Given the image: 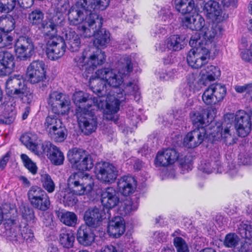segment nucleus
<instances>
[{"instance_id": "obj_19", "label": "nucleus", "mask_w": 252, "mask_h": 252, "mask_svg": "<svg viewBox=\"0 0 252 252\" xmlns=\"http://www.w3.org/2000/svg\"><path fill=\"white\" fill-rule=\"evenodd\" d=\"M107 217H110L108 211L106 215L103 208L95 207L86 211L84 219L87 225L95 227L99 225L103 218L105 219Z\"/></svg>"}, {"instance_id": "obj_5", "label": "nucleus", "mask_w": 252, "mask_h": 252, "mask_svg": "<svg viewBox=\"0 0 252 252\" xmlns=\"http://www.w3.org/2000/svg\"><path fill=\"white\" fill-rule=\"evenodd\" d=\"M63 37L68 45V49L71 52H76L79 50L81 44L79 36L70 28H63L62 37L51 35L47 40L46 53L50 60L58 59L64 54L66 44Z\"/></svg>"}, {"instance_id": "obj_11", "label": "nucleus", "mask_w": 252, "mask_h": 252, "mask_svg": "<svg viewBox=\"0 0 252 252\" xmlns=\"http://www.w3.org/2000/svg\"><path fill=\"white\" fill-rule=\"evenodd\" d=\"M210 49L201 46L190 50L187 55L188 64L193 68H199L206 64L210 59Z\"/></svg>"}, {"instance_id": "obj_15", "label": "nucleus", "mask_w": 252, "mask_h": 252, "mask_svg": "<svg viewBox=\"0 0 252 252\" xmlns=\"http://www.w3.org/2000/svg\"><path fill=\"white\" fill-rule=\"evenodd\" d=\"M71 7L68 0H61L57 6V13L46 21L45 24H42V27L45 30L50 29L52 32L55 33L57 27L62 23L63 20V15L67 14Z\"/></svg>"}, {"instance_id": "obj_37", "label": "nucleus", "mask_w": 252, "mask_h": 252, "mask_svg": "<svg viewBox=\"0 0 252 252\" xmlns=\"http://www.w3.org/2000/svg\"><path fill=\"white\" fill-rule=\"evenodd\" d=\"M60 243L64 248H70L73 246L75 236L70 230L63 231L60 234Z\"/></svg>"}, {"instance_id": "obj_51", "label": "nucleus", "mask_w": 252, "mask_h": 252, "mask_svg": "<svg viewBox=\"0 0 252 252\" xmlns=\"http://www.w3.org/2000/svg\"><path fill=\"white\" fill-rule=\"evenodd\" d=\"M240 241L239 237L234 233H230L227 234L224 238L223 244L227 248H233L237 246Z\"/></svg>"}, {"instance_id": "obj_25", "label": "nucleus", "mask_w": 252, "mask_h": 252, "mask_svg": "<svg viewBox=\"0 0 252 252\" xmlns=\"http://www.w3.org/2000/svg\"><path fill=\"white\" fill-rule=\"evenodd\" d=\"M101 201L103 207L111 209L119 202V198L116 190L112 187L106 188L101 194Z\"/></svg>"}, {"instance_id": "obj_49", "label": "nucleus", "mask_w": 252, "mask_h": 252, "mask_svg": "<svg viewBox=\"0 0 252 252\" xmlns=\"http://www.w3.org/2000/svg\"><path fill=\"white\" fill-rule=\"evenodd\" d=\"M49 134L57 142L63 141L67 136L66 130L63 125Z\"/></svg>"}, {"instance_id": "obj_16", "label": "nucleus", "mask_w": 252, "mask_h": 252, "mask_svg": "<svg viewBox=\"0 0 252 252\" xmlns=\"http://www.w3.org/2000/svg\"><path fill=\"white\" fill-rule=\"evenodd\" d=\"M14 49L17 58L25 61L33 54L34 43L30 37L20 36L14 42Z\"/></svg>"}, {"instance_id": "obj_56", "label": "nucleus", "mask_w": 252, "mask_h": 252, "mask_svg": "<svg viewBox=\"0 0 252 252\" xmlns=\"http://www.w3.org/2000/svg\"><path fill=\"white\" fill-rule=\"evenodd\" d=\"M13 36L11 35L0 33V48H6L11 49L14 43Z\"/></svg>"}, {"instance_id": "obj_32", "label": "nucleus", "mask_w": 252, "mask_h": 252, "mask_svg": "<svg viewBox=\"0 0 252 252\" xmlns=\"http://www.w3.org/2000/svg\"><path fill=\"white\" fill-rule=\"evenodd\" d=\"M174 4L176 10L182 14L196 12L197 5L194 0H174Z\"/></svg>"}, {"instance_id": "obj_12", "label": "nucleus", "mask_w": 252, "mask_h": 252, "mask_svg": "<svg viewBox=\"0 0 252 252\" xmlns=\"http://www.w3.org/2000/svg\"><path fill=\"white\" fill-rule=\"evenodd\" d=\"M95 174L98 180L105 184L115 182L118 175L117 167L108 162L97 163L95 167Z\"/></svg>"}, {"instance_id": "obj_35", "label": "nucleus", "mask_w": 252, "mask_h": 252, "mask_svg": "<svg viewBox=\"0 0 252 252\" xmlns=\"http://www.w3.org/2000/svg\"><path fill=\"white\" fill-rule=\"evenodd\" d=\"M110 36L109 32L102 30L96 35L94 44L97 48H105L110 42Z\"/></svg>"}, {"instance_id": "obj_57", "label": "nucleus", "mask_w": 252, "mask_h": 252, "mask_svg": "<svg viewBox=\"0 0 252 252\" xmlns=\"http://www.w3.org/2000/svg\"><path fill=\"white\" fill-rule=\"evenodd\" d=\"M17 3V0H6L3 2H0V11L8 13L14 9Z\"/></svg>"}, {"instance_id": "obj_44", "label": "nucleus", "mask_w": 252, "mask_h": 252, "mask_svg": "<svg viewBox=\"0 0 252 252\" xmlns=\"http://www.w3.org/2000/svg\"><path fill=\"white\" fill-rule=\"evenodd\" d=\"M137 208V204H133L130 199L124 200L119 208V212L122 215H129Z\"/></svg>"}, {"instance_id": "obj_40", "label": "nucleus", "mask_w": 252, "mask_h": 252, "mask_svg": "<svg viewBox=\"0 0 252 252\" xmlns=\"http://www.w3.org/2000/svg\"><path fill=\"white\" fill-rule=\"evenodd\" d=\"M209 87L213 92L217 103L223 99L226 94V88L224 85L216 83L210 85Z\"/></svg>"}, {"instance_id": "obj_4", "label": "nucleus", "mask_w": 252, "mask_h": 252, "mask_svg": "<svg viewBox=\"0 0 252 252\" xmlns=\"http://www.w3.org/2000/svg\"><path fill=\"white\" fill-rule=\"evenodd\" d=\"M208 136L214 141L223 140L226 144L233 141L234 129L231 124L223 128L220 124L212 123L209 126L197 127L185 136L183 145L188 148H194L200 145Z\"/></svg>"}, {"instance_id": "obj_24", "label": "nucleus", "mask_w": 252, "mask_h": 252, "mask_svg": "<svg viewBox=\"0 0 252 252\" xmlns=\"http://www.w3.org/2000/svg\"><path fill=\"white\" fill-rule=\"evenodd\" d=\"M16 213V208L13 205L5 204L2 207H0V225L4 220L6 221V231L12 224L16 223V219L14 217Z\"/></svg>"}, {"instance_id": "obj_17", "label": "nucleus", "mask_w": 252, "mask_h": 252, "mask_svg": "<svg viewBox=\"0 0 252 252\" xmlns=\"http://www.w3.org/2000/svg\"><path fill=\"white\" fill-rule=\"evenodd\" d=\"M94 108L86 111L84 109L81 112H77L78 122L82 131L86 135L94 131L97 127L96 118L94 116Z\"/></svg>"}, {"instance_id": "obj_33", "label": "nucleus", "mask_w": 252, "mask_h": 252, "mask_svg": "<svg viewBox=\"0 0 252 252\" xmlns=\"http://www.w3.org/2000/svg\"><path fill=\"white\" fill-rule=\"evenodd\" d=\"M55 213L60 221L67 226L73 227L77 223V217L73 212L60 210Z\"/></svg>"}, {"instance_id": "obj_29", "label": "nucleus", "mask_w": 252, "mask_h": 252, "mask_svg": "<svg viewBox=\"0 0 252 252\" xmlns=\"http://www.w3.org/2000/svg\"><path fill=\"white\" fill-rule=\"evenodd\" d=\"M44 151L47 152L49 155V158L52 163L55 165H59L63 163L64 157L63 153L56 146L50 142H47L44 147Z\"/></svg>"}, {"instance_id": "obj_45", "label": "nucleus", "mask_w": 252, "mask_h": 252, "mask_svg": "<svg viewBox=\"0 0 252 252\" xmlns=\"http://www.w3.org/2000/svg\"><path fill=\"white\" fill-rule=\"evenodd\" d=\"M44 17L43 12L39 9H36L29 14L28 19L32 25H38L42 24Z\"/></svg>"}, {"instance_id": "obj_22", "label": "nucleus", "mask_w": 252, "mask_h": 252, "mask_svg": "<svg viewBox=\"0 0 252 252\" xmlns=\"http://www.w3.org/2000/svg\"><path fill=\"white\" fill-rule=\"evenodd\" d=\"M117 187L118 190L121 194L127 196L135 192L137 188V182L131 176H124L119 179Z\"/></svg>"}, {"instance_id": "obj_54", "label": "nucleus", "mask_w": 252, "mask_h": 252, "mask_svg": "<svg viewBox=\"0 0 252 252\" xmlns=\"http://www.w3.org/2000/svg\"><path fill=\"white\" fill-rule=\"evenodd\" d=\"M212 91L208 87L207 88L202 95V99L203 102L207 105H215L217 103L216 101V98Z\"/></svg>"}, {"instance_id": "obj_6", "label": "nucleus", "mask_w": 252, "mask_h": 252, "mask_svg": "<svg viewBox=\"0 0 252 252\" xmlns=\"http://www.w3.org/2000/svg\"><path fill=\"white\" fill-rule=\"evenodd\" d=\"M68 189L62 191L61 196L65 206H73L76 203L75 194L81 195L90 192L94 187V182L92 176L79 172L71 174L67 180Z\"/></svg>"}, {"instance_id": "obj_31", "label": "nucleus", "mask_w": 252, "mask_h": 252, "mask_svg": "<svg viewBox=\"0 0 252 252\" xmlns=\"http://www.w3.org/2000/svg\"><path fill=\"white\" fill-rule=\"evenodd\" d=\"M90 227L81 225L77 231V239L80 244L85 246H90L94 240V234Z\"/></svg>"}, {"instance_id": "obj_39", "label": "nucleus", "mask_w": 252, "mask_h": 252, "mask_svg": "<svg viewBox=\"0 0 252 252\" xmlns=\"http://www.w3.org/2000/svg\"><path fill=\"white\" fill-rule=\"evenodd\" d=\"M158 18L164 25H168L171 24L176 19V16L172 12L170 6H165L161 8L158 12Z\"/></svg>"}, {"instance_id": "obj_38", "label": "nucleus", "mask_w": 252, "mask_h": 252, "mask_svg": "<svg viewBox=\"0 0 252 252\" xmlns=\"http://www.w3.org/2000/svg\"><path fill=\"white\" fill-rule=\"evenodd\" d=\"M22 143L30 150L35 152L37 150V137L32 133L24 134L20 138Z\"/></svg>"}, {"instance_id": "obj_20", "label": "nucleus", "mask_w": 252, "mask_h": 252, "mask_svg": "<svg viewBox=\"0 0 252 252\" xmlns=\"http://www.w3.org/2000/svg\"><path fill=\"white\" fill-rule=\"evenodd\" d=\"M178 158L179 153L175 149H167L157 153L155 163L157 166H167L174 164Z\"/></svg>"}, {"instance_id": "obj_47", "label": "nucleus", "mask_w": 252, "mask_h": 252, "mask_svg": "<svg viewBox=\"0 0 252 252\" xmlns=\"http://www.w3.org/2000/svg\"><path fill=\"white\" fill-rule=\"evenodd\" d=\"M156 75L160 81H168L174 78L176 76V71L171 69L168 70L159 69L156 71Z\"/></svg>"}, {"instance_id": "obj_21", "label": "nucleus", "mask_w": 252, "mask_h": 252, "mask_svg": "<svg viewBox=\"0 0 252 252\" xmlns=\"http://www.w3.org/2000/svg\"><path fill=\"white\" fill-rule=\"evenodd\" d=\"M15 68V57L7 51H0V75L6 76L12 72Z\"/></svg>"}, {"instance_id": "obj_8", "label": "nucleus", "mask_w": 252, "mask_h": 252, "mask_svg": "<svg viewBox=\"0 0 252 252\" xmlns=\"http://www.w3.org/2000/svg\"><path fill=\"white\" fill-rule=\"evenodd\" d=\"M235 120V128L238 135L241 137L247 136L251 130L252 123L250 116L244 111L239 110L234 115L228 113L224 116V121L228 124Z\"/></svg>"}, {"instance_id": "obj_36", "label": "nucleus", "mask_w": 252, "mask_h": 252, "mask_svg": "<svg viewBox=\"0 0 252 252\" xmlns=\"http://www.w3.org/2000/svg\"><path fill=\"white\" fill-rule=\"evenodd\" d=\"M87 152L83 149L74 148L69 150L67 153V158L69 161L74 167L78 163L81 158H86Z\"/></svg>"}, {"instance_id": "obj_64", "label": "nucleus", "mask_w": 252, "mask_h": 252, "mask_svg": "<svg viewBox=\"0 0 252 252\" xmlns=\"http://www.w3.org/2000/svg\"><path fill=\"white\" fill-rule=\"evenodd\" d=\"M167 235L163 232L156 231L154 233V238L157 242H163L166 239Z\"/></svg>"}, {"instance_id": "obj_23", "label": "nucleus", "mask_w": 252, "mask_h": 252, "mask_svg": "<svg viewBox=\"0 0 252 252\" xmlns=\"http://www.w3.org/2000/svg\"><path fill=\"white\" fill-rule=\"evenodd\" d=\"M203 11L207 17L213 21L219 22L223 19L221 6L217 1L209 0L206 2L204 5Z\"/></svg>"}, {"instance_id": "obj_28", "label": "nucleus", "mask_w": 252, "mask_h": 252, "mask_svg": "<svg viewBox=\"0 0 252 252\" xmlns=\"http://www.w3.org/2000/svg\"><path fill=\"white\" fill-rule=\"evenodd\" d=\"M108 233L110 236L117 238L125 231V220L120 216H116L109 221L108 225Z\"/></svg>"}, {"instance_id": "obj_42", "label": "nucleus", "mask_w": 252, "mask_h": 252, "mask_svg": "<svg viewBox=\"0 0 252 252\" xmlns=\"http://www.w3.org/2000/svg\"><path fill=\"white\" fill-rule=\"evenodd\" d=\"M15 20L10 15L0 18V30L5 32L12 31L15 28Z\"/></svg>"}, {"instance_id": "obj_7", "label": "nucleus", "mask_w": 252, "mask_h": 252, "mask_svg": "<svg viewBox=\"0 0 252 252\" xmlns=\"http://www.w3.org/2000/svg\"><path fill=\"white\" fill-rule=\"evenodd\" d=\"M5 92L9 96H17L23 103L32 104L36 99V95L24 80L18 77L9 78L5 83Z\"/></svg>"}, {"instance_id": "obj_55", "label": "nucleus", "mask_w": 252, "mask_h": 252, "mask_svg": "<svg viewBox=\"0 0 252 252\" xmlns=\"http://www.w3.org/2000/svg\"><path fill=\"white\" fill-rule=\"evenodd\" d=\"M218 163H215L214 162H210L209 161L204 160H202L200 164L199 165L198 169L202 172L206 174H210L215 171Z\"/></svg>"}, {"instance_id": "obj_53", "label": "nucleus", "mask_w": 252, "mask_h": 252, "mask_svg": "<svg viewBox=\"0 0 252 252\" xmlns=\"http://www.w3.org/2000/svg\"><path fill=\"white\" fill-rule=\"evenodd\" d=\"M20 157L26 168H27L33 175L35 174L37 170V167L35 163H34L26 154H22L21 155Z\"/></svg>"}, {"instance_id": "obj_14", "label": "nucleus", "mask_w": 252, "mask_h": 252, "mask_svg": "<svg viewBox=\"0 0 252 252\" xmlns=\"http://www.w3.org/2000/svg\"><path fill=\"white\" fill-rule=\"evenodd\" d=\"M48 103L52 107V111L58 115H64L68 113L70 101L68 96L58 92L50 94Z\"/></svg>"}, {"instance_id": "obj_2", "label": "nucleus", "mask_w": 252, "mask_h": 252, "mask_svg": "<svg viewBox=\"0 0 252 252\" xmlns=\"http://www.w3.org/2000/svg\"><path fill=\"white\" fill-rule=\"evenodd\" d=\"M110 0H77L68 11L69 25L78 26L82 36L89 38L101 29L103 20L95 12L104 10Z\"/></svg>"}, {"instance_id": "obj_59", "label": "nucleus", "mask_w": 252, "mask_h": 252, "mask_svg": "<svg viewBox=\"0 0 252 252\" xmlns=\"http://www.w3.org/2000/svg\"><path fill=\"white\" fill-rule=\"evenodd\" d=\"M189 44L191 47L196 48L201 46H205L204 40L202 39V36L200 37L198 33H196L192 35Z\"/></svg>"}, {"instance_id": "obj_1", "label": "nucleus", "mask_w": 252, "mask_h": 252, "mask_svg": "<svg viewBox=\"0 0 252 252\" xmlns=\"http://www.w3.org/2000/svg\"><path fill=\"white\" fill-rule=\"evenodd\" d=\"M89 49H85L81 54L77 55L74 59L79 67L84 70L83 75L87 78L89 77V84L94 93L100 94L105 97L106 92L105 83L109 86L116 88L123 82L124 74L132 71L131 61L128 57L124 58L125 63L122 72L115 69L104 68L98 69L95 72V76H90L98 65H101L105 61V53L97 50L94 54L89 55Z\"/></svg>"}, {"instance_id": "obj_30", "label": "nucleus", "mask_w": 252, "mask_h": 252, "mask_svg": "<svg viewBox=\"0 0 252 252\" xmlns=\"http://www.w3.org/2000/svg\"><path fill=\"white\" fill-rule=\"evenodd\" d=\"M209 113L207 110L202 107H199L198 109L191 111L189 113V118L192 125L200 127L201 126H205V121L208 118Z\"/></svg>"}, {"instance_id": "obj_13", "label": "nucleus", "mask_w": 252, "mask_h": 252, "mask_svg": "<svg viewBox=\"0 0 252 252\" xmlns=\"http://www.w3.org/2000/svg\"><path fill=\"white\" fill-rule=\"evenodd\" d=\"M28 81L32 84L45 82L46 67L44 62L41 60L32 61L28 66L26 72Z\"/></svg>"}, {"instance_id": "obj_41", "label": "nucleus", "mask_w": 252, "mask_h": 252, "mask_svg": "<svg viewBox=\"0 0 252 252\" xmlns=\"http://www.w3.org/2000/svg\"><path fill=\"white\" fill-rule=\"evenodd\" d=\"M62 125L63 124L61 120L55 115H49L47 117L44 123V127L49 133Z\"/></svg>"}, {"instance_id": "obj_9", "label": "nucleus", "mask_w": 252, "mask_h": 252, "mask_svg": "<svg viewBox=\"0 0 252 252\" xmlns=\"http://www.w3.org/2000/svg\"><path fill=\"white\" fill-rule=\"evenodd\" d=\"M6 235L7 239L11 241L14 245H18L24 243L25 241L28 242H32L34 238L32 231L29 228L28 225L22 227L17 226V221L12 224L9 228L7 229Z\"/></svg>"}, {"instance_id": "obj_26", "label": "nucleus", "mask_w": 252, "mask_h": 252, "mask_svg": "<svg viewBox=\"0 0 252 252\" xmlns=\"http://www.w3.org/2000/svg\"><path fill=\"white\" fill-rule=\"evenodd\" d=\"M191 14L192 15L186 16L183 19V25L191 30H201L205 26L204 18L196 12Z\"/></svg>"}, {"instance_id": "obj_34", "label": "nucleus", "mask_w": 252, "mask_h": 252, "mask_svg": "<svg viewBox=\"0 0 252 252\" xmlns=\"http://www.w3.org/2000/svg\"><path fill=\"white\" fill-rule=\"evenodd\" d=\"M220 75V68L216 66L210 65L208 66L205 72H203L201 80L204 84H206L210 82H212L218 79Z\"/></svg>"}, {"instance_id": "obj_43", "label": "nucleus", "mask_w": 252, "mask_h": 252, "mask_svg": "<svg viewBox=\"0 0 252 252\" xmlns=\"http://www.w3.org/2000/svg\"><path fill=\"white\" fill-rule=\"evenodd\" d=\"M40 182L42 187L49 193L55 190V185L50 176L44 172L40 173Z\"/></svg>"}, {"instance_id": "obj_50", "label": "nucleus", "mask_w": 252, "mask_h": 252, "mask_svg": "<svg viewBox=\"0 0 252 252\" xmlns=\"http://www.w3.org/2000/svg\"><path fill=\"white\" fill-rule=\"evenodd\" d=\"M234 252H252V241L250 239H246L240 241L233 249Z\"/></svg>"}, {"instance_id": "obj_18", "label": "nucleus", "mask_w": 252, "mask_h": 252, "mask_svg": "<svg viewBox=\"0 0 252 252\" xmlns=\"http://www.w3.org/2000/svg\"><path fill=\"white\" fill-rule=\"evenodd\" d=\"M185 37L184 35L174 34L170 36L164 43H160L156 47V50L165 52L166 49L172 51L182 50L185 44Z\"/></svg>"}, {"instance_id": "obj_46", "label": "nucleus", "mask_w": 252, "mask_h": 252, "mask_svg": "<svg viewBox=\"0 0 252 252\" xmlns=\"http://www.w3.org/2000/svg\"><path fill=\"white\" fill-rule=\"evenodd\" d=\"M94 163L89 155L86 154V158H81L78 163H76L75 167L81 171L88 170L93 168Z\"/></svg>"}, {"instance_id": "obj_52", "label": "nucleus", "mask_w": 252, "mask_h": 252, "mask_svg": "<svg viewBox=\"0 0 252 252\" xmlns=\"http://www.w3.org/2000/svg\"><path fill=\"white\" fill-rule=\"evenodd\" d=\"M173 244L177 252H189L188 244L180 237H175L173 239Z\"/></svg>"}, {"instance_id": "obj_10", "label": "nucleus", "mask_w": 252, "mask_h": 252, "mask_svg": "<svg viewBox=\"0 0 252 252\" xmlns=\"http://www.w3.org/2000/svg\"><path fill=\"white\" fill-rule=\"evenodd\" d=\"M29 200L31 205L38 210L45 211L50 206L49 196L40 187L32 186L28 192Z\"/></svg>"}, {"instance_id": "obj_58", "label": "nucleus", "mask_w": 252, "mask_h": 252, "mask_svg": "<svg viewBox=\"0 0 252 252\" xmlns=\"http://www.w3.org/2000/svg\"><path fill=\"white\" fill-rule=\"evenodd\" d=\"M16 113L14 111L5 113L3 116L0 117V125H10L15 120Z\"/></svg>"}, {"instance_id": "obj_27", "label": "nucleus", "mask_w": 252, "mask_h": 252, "mask_svg": "<svg viewBox=\"0 0 252 252\" xmlns=\"http://www.w3.org/2000/svg\"><path fill=\"white\" fill-rule=\"evenodd\" d=\"M201 30V34L205 46L210 49L211 51L212 47L214 46V43L213 42L217 36L219 28L216 25L213 24L207 27L204 26Z\"/></svg>"}, {"instance_id": "obj_3", "label": "nucleus", "mask_w": 252, "mask_h": 252, "mask_svg": "<svg viewBox=\"0 0 252 252\" xmlns=\"http://www.w3.org/2000/svg\"><path fill=\"white\" fill-rule=\"evenodd\" d=\"M97 97H90V95L82 91L75 92L72 100L75 104L78 107V112H81L85 109L86 111L90 110L92 107L98 109H103L104 117L108 120L114 122L118 120L117 113L119 110L120 100L116 98L114 95L108 94L107 96H101L100 94H97Z\"/></svg>"}, {"instance_id": "obj_60", "label": "nucleus", "mask_w": 252, "mask_h": 252, "mask_svg": "<svg viewBox=\"0 0 252 252\" xmlns=\"http://www.w3.org/2000/svg\"><path fill=\"white\" fill-rule=\"evenodd\" d=\"M234 89L238 93L246 92L252 99V83L246 84L242 86L236 85Z\"/></svg>"}, {"instance_id": "obj_61", "label": "nucleus", "mask_w": 252, "mask_h": 252, "mask_svg": "<svg viewBox=\"0 0 252 252\" xmlns=\"http://www.w3.org/2000/svg\"><path fill=\"white\" fill-rule=\"evenodd\" d=\"M21 213L23 218L27 221H31L34 218V214L33 210L28 206H24L21 209Z\"/></svg>"}, {"instance_id": "obj_62", "label": "nucleus", "mask_w": 252, "mask_h": 252, "mask_svg": "<svg viewBox=\"0 0 252 252\" xmlns=\"http://www.w3.org/2000/svg\"><path fill=\"white\" fill-rule=\"evenodd\" d=\"M197 80L193 74H189L187 76V86L191 91L194 92L197 90Z\"/></svg>"}, {"instance_id": "obj_48", "label": "nucleus", "mask_w": 252, "mask_h": 252, "mask_svg": "<svg viewBox=\"0 0 252 252\" xmlns=\"http://www.w3.org/2000/svg\"><path fill=\"white\" fill-rule=\"evenodd\" d=\"M238 230L242 237L250 239L252 237V222L247 221L241 222L239 225Z\"/></svg>"}, {"instance_id": "obj_63", "label": "nucleus", "mask_w": 252, "mask_h": 252, "mask_svg": "<svg viewBox=\"0 0 252 252\" xmlns=\"http://www.w3.org/2000/svg\"><path fill=\"white\" fill-rule=\"evenodd\" d=\"M152 34L154 36H158L160 37L166 33V30L160 25H156L152 29Z\"/></svg>"}]
</instances>
